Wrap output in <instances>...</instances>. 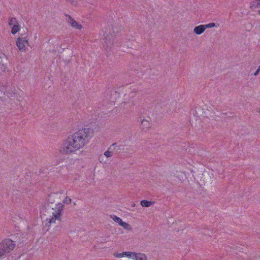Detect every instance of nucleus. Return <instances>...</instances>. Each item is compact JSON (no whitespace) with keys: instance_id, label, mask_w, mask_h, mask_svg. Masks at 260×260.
<instances>
[{"instance_id":"a211bd4d","label":"nucleus","mask_w":260,"mask_h":260,"mask_svg":"<svg viewBox=\"0 0 260 260\" xmlns=\"http://www.w3.org/2000/svg\"><path fill=\"white\" fill-rule=\"evenodd\" d=\"M141 124L142 126H147L149 125V122L148 120L144 119L142 121Z\"/></svg>"},{"instance_id":"f257e3e1","label":"nucleus","mask_w":260,"mask_h":260,"mask_svg":"<svg viewBox=\"0 0 260 260\" xmlns=\"http://www.w3.org/2000/svg\"><path fill=\"white\" fill-rule=\"evenodd\" d=\"M93 130L89 128H83L68 136L64 140L59 151L62 154H70L83 148L93 137Z\"/></svg>"},{"instance_id":"2eb2a0df","label":"nucleus","mask_w":260,"mask_h":260,"mask_svg":"<svg viewBox=\"0 0 260 260\" xmlns=\"http://www.w3.org/2000/svg\"><path fill=\"white\" fill-rule=\"evenodd\" d=\"M72 200L69 197H66L63 201V202L66 204H70L71 203Z\"/></svg>"},{"instance_id":"6e6552de","label":"nucleus","mask_w":260,"mask_h":260,"mask_svg":"<svg viewBox=\"0 0 260 260\" xmlns=\"http://www.w3.org/2000/svg\"><path fill=\"white\" fill-rule=\"evenodd\" d=\"M134 259H135V260H147V257L144 253H136Z\"/></svg>"},{"instance_id":"9b49d317","label":"nucleus","mask_w":260,"mask_h":260,"mask_svg":"<svg viewBox=\"0 0 260 260\" xmlns=\"http://www.w3.org/2000/svg\"><path fill=\"white\" fill-rule=\"evenodd\" d=\"M140 204L142 207H149L151 206L153 204V202L148 201L147 200H142L141 201Z\"/></svg>"},{"instance_id":"f8f14e48","label":"nucleus","mask_w":260,"mask_h":260,"mask_svg":"<svg viewBox=\"0 0 260 260\" xmlns=\"http://www.w3.org/2000/svg\"><path fill=\"white\" fill-rule=\"evenodd\" d=\"M18 23V20L15 18L12 17L9 18V25L10 26H13Z\"/></svg>"},{"instance_id":"4468645a","label":"nucleus","mask_w":260,"mask_h":260,"mask_svg":"<svg viewBox=\"0 0 260 260\" xmlns=\"http://www.w3.org/2000/svg\"><path fill=\"white\" fill-rule=\"evenodd\" d=\"M135 253H136V252H131V251L124 252V256H126L127 257L132 258L133 259L134 258Z\"/></svg>"},{"instance_id":"dca6fc26","label":"nucleus","mask_w":260,"mask_h":260,"mask_svg":"<svg viewBox=\"0 0 260 260\" xmlns=\"http://www.w3.org/2000/svg\"><path fill=\"white\" fill-rule=\"evenodd\" d=\"M204 25L206 27V29H207L208 28H212V27L215 26V23L212 22V23H209L207 24H204Z\"/></svg>"},{"instance_id":"f3484780","label":"nucleus","mask_w":260,"mask_h":260,"mask_svg":"<svg viewBox=\"0 0 260 260\" xmlns=\"http://www.w3.org/2000/svg\"><path fill=\"white\" fill-rule=\"evenodd\" d=\"M124 256V252L122 253H115V256L117 257H122Z\"/></svg>"},{"instance_id":"4be33fe9","label":"nucleus","mask_w":260,"mask_h":260,"mask_svg":"<svg viewBox=\"0 0 260 260\" xmlns=\"http://www.w3.org/2000/svg\"><path fill=\"white\" fill-rule=\"evenodd\" d=\"M137 92V90H135V91H134V92L135 93V92Z\"/></svg>"},{"instance_id":"6ab92c4d","label":"nucleus","mask_w":260,"mask_h":260,"mask_svg":"<svg viewBox=\"0 0 260 260\" xmlns=\"http://www.w3.org/2000/svg\"><path fill=\"white\" fill-rule=\"evenodd\" d=\"M259 72H260V66L258 67L257 70L254 73V74H253L254 76H257L259 74Z\"/></svg>"},{"instance_id":"aec40b11","label":"nucleus","mask_w":260,"mask_h":260,"mask_svg":"<svg viewBox=\"0 0 260 260\" xmlns=\"http://www.w3.org/2000/svg\"><path fill=\"white\" fill-rule=\"evenodd\" d=\"M256 111L260 115V108H257L256 109Z\"/></svg>"},{"instance_id":"0eeeda50","label":"nucleus","mask_w":260,"mask_h":260,"mask_svg":"<svg viewBox=\"0 0 260 260\" xmlns=\"http://www.w3.org/2000/svg\"><path fill=\"white\" fill-rule=\"evenodd\" d=\"M206 29V27L204 24H201L194 28L193 32L196 34L199 35L203 33Z\"/></svg>"},{"instance_id":"39448f33","label":"nucleus","mask_w":260,"mask_h":260,"mask_svg":"<svg viewBox=\"0 0 260 260\" xmlns=\"http://www.w3.org/2000/svg\"><path fill=\"white\" fill-rule=\"evenodd\" d=\"M114 221L115 222H117L118 224V225L122 227L124 230L127 231H131L132 230V228L129 224L122 221V220L120 218L116 216H115Z\"/></svg>"},{"instance_id":"412c9836","label":"nucleus","mask_w":260,"mask_h":260,"mask_svg":"<svg viewBox=\"0 0 260 260\" xmlns=\"http://www.w3.org/2000/svg\"><path fill=\"white\" fill-rule=\"evenodd\" d=\"M113 215H111V217L113 219H114V217H113Z\"/></svg>"},{"instance_id":"423d86ee","label":"nucleus","mask_w":260,"mask_h":260,"mask_svg":"<svg viewBox=\"0 0 260 260\" xmlns=\"http://www.w3.org/2000/svg\"><path fill=\"white\" fill-rule=\"evenodd\" d=\"M66 16L67 17L66 20L70 24L72 27L76 28L78 29H81L82 26L81 24H79L76 22L73 18H72L70 15L66 14Z\"/></svg>"},{"instance_id":"7ed1b4c3","label":"nucleus","mask_w":260,"mask_h":260,"mask_svg":"<svg viewBox=\"0 0 260 260\" xmlns=\"http://www.w3.org/2000/svg\"><path fill=\"white\" fill-rule=\"evenodd\" d=\"M15 246V242L11 239L7 238L3 240L0 243V258L10 253Z\"/></svg>"},{"instance_id":"9d476101","label":"nucleus","mask_w":260,"mask_h":260,"mask_svg":"<svg viewBox=\"0 0 260 260\" xmlns=\"http://www.w3.org/2000/svg\"><path fill=\"white\" fill-rule=\"evenodd\" d=\"M113 155V151L107 150L104 154V155H100L99 157V159L101 161L102 160H103L104 156L106 157H109L112 156Z\"/></svg>"},{"instance_id":"ddd939ff","label":"nucleus","mask_w":260,"mask_h":260,"mask_svg":"<svg viewBox=\"0 0 260 260\" xmlns=\"http://www.w3.org/2000/svg\"><path fill=\"white\" fill-rule=\"evenodd\" d=\"M260 6V0H255L251 4V7L255 9Z\"/></svg>"},{"instance_id":"f03ea898","label":"nucleus","mask_w":260,"mask_h":260,"mask_svg":"<svg viewBox=\"0 0 260 260\" xmlns=\"http://www.w3.org/2000/svg\"><path fill=\"white\" fill-rule=\"evenodd\" d=\"M64 205L59 203L56 205L55 209L51 208L47 209L48 216L46 220L50 223H55L56 220H61V212L63 210ZM45 215H47L45 214Z\"/></svg>"},{"instance_id":"20e7f679","label":"nucleus","mask_w":260,"mask_h":260,"mask_svg":"<svg viewBox=\"0 0 260 260\" xmlns=\"http://www.w3.org/2000/svg\"><path fill=\"white\" fill-rule=\"evenodd\" d=\"M16 45L18 49L24 52L26 50V46L28 45V40L27 39V35H24V37H21L17 38L16 41Z\"/></svg>"},{"instance_id":"1a4fd4ad","label":"nucleus","mask_w":260,"mask_h":260,"mask_svg":"<svg viewBox=\"0 0 260 260\" xmlns=\"http://www.w3.org/2000/svg\"><path fill=\"white\" fill-rule=\"evenodd\" d=\"M20 29V25L19 23L13 26L11 29V33L13 35H15L17 32H18Z\"/></svg>"}]
</instances>
